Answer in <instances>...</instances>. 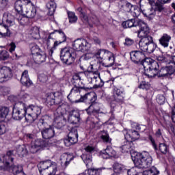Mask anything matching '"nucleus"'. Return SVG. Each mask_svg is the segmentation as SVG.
Wrapping results in <instances>:
<instances>
[{"mask_svg": "<svg viewBox=\"0 0 175 175\" xmlns=\"http://www.w3.org/2000/svg\"><path fill=\"white\" fill-rule=\"evenodd\" d=\"M133 43H135L133 40H132L131 38H126L125 39L124 44H126V46H132V44H133Z\"/></svg>", "mask_w": 175, "mask_h": 175, "instance_id": "obj_60", "label": "nucleus"}, {"mask_svg": "<svg viewBox=\"0 0 175 175\" xmlns=\"http://www.w3.org/2000/svg\"><path fill=\"white\" fill-rule=\"evenodd\" d=\"M113 100L111 103V107L114 109L116 105H122L124 103V94L121 89L114 87L113 88Z\"/></svg>", "mask_w": 175, "mask_h": 175, "instance_id": "obj_13", "label": "nucleus"}, {"mask_svg": "<svg viewBox=\"0 0 175 175\" xmlns=\"http://www.w3.org/2000/svg\"><path fill=\"white\" fill-rule=\"evenodd\" d=\"M122 152H131L133 150V142L132 141L126 140L124 144L121 147Z\"/></svg>", "mask_w": 175, "mask_h": 175, "instance_id": "obj_35", "label": "nucleus"}, {"mask_svg": "<svg viewBox=\"0 0 175 175\" xmlns=\"http://www.w3.org/2000/svg\"><path fill=\"white\" fill-rule=\"evenodd\" d=\"M72 48V50H76V51L85 53V51H88L91 49V44L84 38H78L73 42Z\"/></svg>", "mask_w": 175, "mask_h": 175, "instance_id": "obj_11", "label": "nucleus"}, {"mask_svg": "<svg viewBox=\"0 0 175 175\" xmlns=\"http://www.w3.org/2000/svg\"><path fill=\"white\" fill-rule=\"evenodd\" d=\"M150 87H151V85H150L149 83L146 81H142L139 85V88H141L142 90H146V91L150 90Z\"/></svg>", "mask_w": 175, "mask_h": 175, "instance_id": "obj_50", "label": "nucleus"}, {"mask_svg": "<svg viewBox=\"0 0 175 175\" xmlns=\"http://www.w3.org/2000/svg\"><path fill=\"white\" fill-rule=\"evenodd\" d=\"M20 110L17 109V108L14 107L12 111V118L16 120V121H20L21 120V117H20Z\"/></svg>", "mask_w": 175, "mask_h": 175, "instance_id": "obj_46", "label": "nucleus"}, {"mask_svg": "<svg viewBox=\"0 0 175 175\" xmlns=\"http://www.w3.org/2000/svg\"><path fill=\"white\" fill-rule=\"evenodd\" d=\"M9 58V53L7 51H0V61H6Z\"/></svg>", "mask_w": 175, "mask_h": 175, "instance_id": "obj_48", "label": "nucleus"}, {"mask_svg": "<svg viewBox=\"0 0 175 175\" xmlns=\"http://www.w3.org/2000/svg\"><path fill=\"white\" fill-rule=\"evenodd\" d=\"M77 57L75 50L69 48H63L60 51V59L66 65H72Z\"/></svg>", "mask_w": 175, "mask_h": 175, "instance_id": "obj_10", "label": "nucleus"}, {"mask_svg": "<svg viewBox=\"0 0 175 175\" xmlns=\"http://www.w3.org/2000/svg\"><path fill=\"white\" fill-rule=\"evenodd\" d=\"M23 86L27 87V88H29V87H32L33 85V83L29 79V75H28V70H25L23 72Z\"/></svg>", "mask_w": 175, "mask_h": 175, "instance_id": "obj_32", "label": "nucleus"}, {"mask_svg": "<svg viewBox=\"0 0 175 175\" xmlns=\"http://www.w3.org/2000/svg\"><path fill=\"white\" fill-rule=\"evenodd\" d=\"M38 167L40 175H55L58 166L57 163L46 160L40 162Z\"/></svg>", "mask_w": 175, "mask_h": 175, "instance_id": "obj_9", "label": "nucleus"}, {"mask_svg": "<svg viewBox=\"0 0 175 175\" xmlns=\"http://www.w3.org/2000/svg\"><path fill=\"white\" fill-rule=\"evenodd\" d=\"M81 20L83 21V23H90V21L88 20V16H86L85 14H81Z\"/></svg>", "mask_w": 175, "mask_h": 175, "instance_id": "obj_61", "label": "nucleus"}, {"mask_svg": "<svg viewBox=\"0 0 175 175\" xmlns=\"http://www.w3.org/2000/svg\"><path fill=\"white\" fill-rule=\"evenodd\" d=\"M10 92V90L9 89V88L0 86V95H8Z\"/></svg>", "mask_w": 175, "mask_h": 175, "instance_id": "obj_52", "label": "nucleus"}, {"mask_svg": "<svg viewBox=\"0 0 175 175\" xmlns=\"http://www.w3.org/2000/svg\"><path fill=\"white\" fill-rule=\"evenodd\" d=\"M9 0H0V5L2 8H5L8 5ZM15 10L17 12L16 16L18 22L23 25V1L17 0L15 2Z\"/></svg>", "mask_w": 175, "mask_h": 175, "instance_id": "obj_12", "label": "nucleus"}, {"mask_svg": "<svg viewBox=\"0 0 175 175\" xmlns=\"http://www.w3.org/2000/svg\"><path fill=\"white\" fill-rule=\"evenodd\" d=\"M54 124L57 129H61L66 124V119L64 117L62 113H59V116H56L54 119Z\"/></svg>", "mask_w": 175, "mask_h": 175, "instance_id": "obj_24", "label": "nucleus"}, {"mask_svg": "<svg viewBox=\"0 0 175 175\" xmlns=\"http://www.w3.org/2000/svg\"><path fill=\"white\" fill-rule=\"evenodd\" d=\"M6 132V126L0 124V135H3Z\"/></svg>", "mask_w": 175, "mask_h": 175, "instance_id": "obj_63", "label": "nucleus"}, {"mask_svg": "<svg viewBox=\"0 0 175 175\" xmlns=\"http://www.w3.org/2000/svg\"><path fill=\"white\" fill-rule=\"evenodd\" d=\"M123 28H132V27H138L139 31L137 33L138 38H144L148 36L150 33V28L144 21L137 19H129L122 23Z\"/></svg>", "mask_w": 175, "mask_h": 175, "instance_id": "obj_6", "label": "nucleus"}, {"mask_svg": "<svg viewBox=\"0 0 175 175\" xmlns=\"http://www.w3.org/2000/svg\"><path fill=\"white\" fill-rule=\"evenodd\" d=\"M172 40V36L166 33H163L161 37L159 38V42L164 48L169 47V43Z\"/></svg>", "mask_w": 175, "mask_h": 175, "instance_id": "obj_27", "label": "nucleus"}, {"mask_svg": "<svg viewBox=\"0 0 175 175\" xmlns=\"http://www.w3.org/2000/svg\"><path fill=\"white\" fill-rule=\"evenodd\" d=\"M83 81H81V78L79 79V80H78L76 83H74V85L76 86V87H79V88H80V87H84V86H83Z\"/></svg>", "mask_w": 175, "mask_h": 175, "instance_id": "obj_64", "label": "nucleus"}, {"mask_svg": "<svg viewBox=\"0 0 175 175\" xmlns=\"http://www.w3.org/2000/svg\"><path fill=\"white\" fill-rule=\"evenodd\" d=\"M23 106L24 117L25 119V124L26 125H31L42 114V107L33 105L25 106L24 104Z\"/></svg>", "mask_w": 175, "mask_h": 175, "instance_id": "obj_7", "label": "nucleus"}, {"mask_svg": "<svg viewBox=\"0 0 175 175\" xmlns=\"http://www.w3.org/2000/svg\"><path fill=\"white\" fill-rule=\"evenodd\" d=\"M96 99V96H93V98L90 99V105L85 109L89 116L86 119V124L90 129H94V128L99 129L103 124L99 118V111L96 109V106H98Z\"/></svg>", "mask_w": 175, "mask_h": 175, "instance_id": "obj_4", "label": "nucleus"}, {"mask_svg": "<svg viewBox=\"0 0 175 175\" xmlns=\"http://www.w3.org/2000/svg\"><path fill=\"white\" fill-rule=\"evenodd\" d=\"M3 21H5L7 25L4 23H1L0 25L5 28L6 33V36H10V31L9 30V27H12L14 24V16L12 14L5 12L3 16Z\"/></svg>", "mask_w": 175, "mask_h": 175, "instance_id": "obj_17", "label": "nucleus"}, {"mask_svg": "<svg viewBox=\"0 0 175 175\" xmlns=\"http://www.w3.org/2000/svg\"><path fill=\"white\" fill-rule=\"evenodd\" d=\"M13 150L7 152L6 156L0 158V170H8L10 167V163H13L14 158L13 157Z\"/></svg>", "mask_w": 175, "mask_h": 175, "instance_id": "obj_14", "label": "nucleus"}, {"mask_svg": "<svg viewBox=\"0 0 175 175\" xmlns=\"http://www.w3.org/2000/svg\"><path fill=\"white\" fill-rule=\"evenodd\" d=\"M23 3L25 5V10L23 16L27 18H33L36 16V7L31 2V0H23Z\"/></svg>", "mask_w": 175, "mask_h": 175, "instance_id": "obj_15", "label": "nucleus"}, {"mask_svg": "<svg viewBox=\"0 0 175 175\" xmlns=\"http://www.w3.org/2000/svg\"><path fill=\"white\" fill-rule=\"evenodd\" d=\"M73 159H75L73 154H68L66 161H65L64 165H63V167H66V166H68L70 163L71 161H73Z\"/></svg>", "mask_w": 175, "mask_h": 175, "instance_id": "obj_51", "label": "nucleus"}, {"mask_svg": "<svg viewBox=\"0 0 175 175\" xmlns=\"http://www.w3.org/2000/svg\"><path fill=\"white\" fill-rule=\"evenodd\" d=\"M8 169L12 170L14 175H18L20 173L23 172V165H10Z\"/></svg>", "mask_w": 175, "mask_h": 175, "instance_id": "obj_40", "label": "nucleus"}, {"mask_svg": "<svg viewBox=\"0 0 175 175\" xmlns=\"http://www.w3.org/2000/svg\"><path fill=\"white\" fill-rule=\"evenodd\" d=\"M13 77L12 68L8 66H3L0 68V83L7 81L9 79Z\"/></svg>", "mask_w": 175, "mask_h": 175, "instance_id": "obj_21", "label": "nucleus"}, {"mask_svg": "<svg viewBox=\"0 0 175 175\" xmlns=\"http://www.w3.org/2000/svg\"><path fill=\"white\" fill-rule=\"evenodd\" d=\"M144 70H149V73L147 76L150 77H170L172 75H174L175 69L173 66H163L161 67V63L152 59H147L144 63Z\"/></svg>", "mask_w": 175, "mask_h": 175, "instance_id": "obj_2", "label": "nucleus"}, {"mask_svg": "<svg viewBox=\"0 0 175 175\" xmlns=\"http://www.w3.org/2000/svg\"><path fill=\"white\" fill-rule=\"evenodd\" d=\"M50 121H51V117L44 115L37 122V126L41 131L43 139L46 140L55 136V130L54 126L50 125Z\"/></svg>", "mask_w": 175, "mask_h": 175, "instance_id": "obj_5", "label": "nucleus"}, {"mask_svg": "<svg viewBox=\"0 0 175 175\" xmlns=\"http://www.w3.org/2000/svg\"><path fill=\"white\" fill-rule=\"evenodd\" d=\"M151 175H159V170L153 166L149 169Z\"/></svg>", "mask_w": 175, "mask_h": 175, "instance_id": "obj_55", "label": "nucleus"}, {"mask_svg": "<svg viewBox=\"0 0 175 175\" xmlns=\"http://www.w3.org/2000/svg\"><path fill=\"white\" fill-rule=\"evenodd\" d=\"M30 50H31V55H33V57H35V55H38L42 51L39 46H38L36 44H30Z\"/></svg>", "mask_w": 175, "mask_h": 175, "instance_id": "obj_42", "label": "nucleus"}, {"mask_svg": "<svg viewBox=\"0 0 175 175\" xmlns=\"http://www.w3.org/2000/svg\"><path fill=\"white\" fill-rule=\"evenodd\" d=\"M59 33L63 36L62 40H59L58 41H54L53 40V46H52V49H54L56 50L57 47L59 46V44H62V43H65L66 42V35L64 32L59 31Z\"/></svg>", "mask_w": 175, "mask_h": 175, "instance_id": "obj_38", "label": "nucleus"}, {"mask_svg": "<svg viewBox=\"0 0 175 175\" xmlns=\"http://www.w3.org/2000/svg\"><path fill=\"white\" fill-rule=\"evenodd\" d=\"M46 96V103L47 106H53V105H55V93H48Z\"/></svg>", "mask_w": 175, "mask_h": 175, "instance_id": "obj_36", "label": "nucleus"}, {"mask_svg": "<svg viewBox=\"0 0 175 175\" xmlns=\"http://www.w3.org/2000/svg\"><path fill=\"white\" fill-rule=\"evenodd\" d=\"M113 169L114 173H122V172H125V167L118 163H115L113 165Z\"/></svg>", "mask_w": 175, "mask_h": 175, "instance_id": "obj_43", "label": "nucleus"}, {"mask_svg": "<svg viewBox=\"0 0 175 175\" xmlns=\"http://www.w3.org/2000/svg\"><path fill=\"white\" fill-rule=\"evenodd\" d=\"M9 100L11 102H16V103H20L21 105V100L23 99V94L21 93L16 96L12 95L8 97Z\"/></svg>", "mask_w": 175, "mask_h": 175, "instance_id": "obj_44", "label": "nucleus"}, {"mask_svg": "<svg viewBox=\"0 0 175 175\" xmlns=\"http://www.w3.org/2000/svg\"><path fill=\"white\" fill-rule=\"evenodd\" d=\"M144 1V0H141ZM150 5H155L159 10V12H162L163 10V5L165 3H169L172 0H157L159 3H156L154 0H147Z\"/></svg>", "mask_w": 175, "mask_h": 175, "instance_id": "obj_29", "label": "nucleus"}, {"mask_svg": "<svg viewBox=\"0 0 175 175\" xmlns=\"http://www.w3.org/2000/svg\"><path fill=\"white\" fill-rule=\"evenodd\" d=\"M68 16L69 18V23L70 24H75V23H77V17L75 12H68Z\"/></svg>", "mask_w": 175, "mask_h": 175, "instance_id": "obj_45", "label": "nucleus"}, {"mask_svg": "<svg viewBox=\"0 0 175 175\" xmlns=\"http://www.w3.org/2000/svg\"><path fill=\"white\" fill-rule=\"evenodd\" d=\"M33 58L36 64H43V62H46V53L41 51L38 55L33 56Z\"/></svg>", "mask_w": 175, "mask_h": 175, "instance_id": "obj_34", "label": "nucleus"}, {"mask_svg": "<svg viewBox=\"0 0 175 175\" xmlns=\"http://www.w3.org/2000/svg\"><path fill=\"white\" fill-rule=\"evenodd\" d=\"M47 80H49L47 75L44 74H40L38 75V81H40V83H46Z\"/></svg>", "mask_w": 175, "mask_h": 175, "instance_id": "obj_54", "label": "nucleus"}, {"mask_svg": "<svg viewBox=\"0 0 175 175\" xmlns=\"http://www.w3.org/2000/svg\"><path fill=\"white\" fill-rule=\"evenodd\" d=\"M54 35V33L52 31L51 33H49V36L46 40V44L48 47H50L51 46V41L52 43L54 42V39L53 38V36Z\"/></svg>", "mask_w": 175, "mask_h": 175, "instance_id": "obj_53", "label": "nucleus"}, {"mask_svg": "<svg viewBox=\"0 0 175 175\" xmlns=\"http://www.w3.org/2000/svg\"><path fill=\"white\" fill-rule=\"evenodd\" d=\"M149 140H150L151 145L152 146L154 151H160L161 154L163 155H166L169 152V146L165 143H160L158 147L155 139L152 138V136L149 137Z\"/></svg>", "mask_w": 175, "mask_h": 175, "instance_id": "obj_19", "label": "nucleus"}, {"mask_svg": "<svg viewBox=\"0 0 175 175\" xmlns=\"http://www.w3.org/2000/svg\"><path fill=\"white\" fill-rule=\"evenodd\" d=\"M83 75L87 77L88 81L90 84H94L96 87H103L104 83L100 79V73L98 70L94 69L93 65H90L88 70L83 72Z\"/></svg>", "mask_w": 175, "mask_h": 175, "instance_id": "obj_8", "label": "nucleus"}, {"mask_svg": "<svg viewBox=\"0 0 175 175\" xmlns=\"http://www.w3.org/2000/svg\"><path fill=\"white\" fill-rule=\"evenodd\" d=\"M88 174L89 175H100V173H102L101 169H89L86 170Z\"/></svg>", "mask_w": 175, "mask_h": 175, "instance_id": "obj_47", "label": "nucleus"}, {"mask_svg": "<svg viewBox=\"0 0 175 175\" xmlns=\"http://www.w3.org/2000/svg\"><path fill=\"white\" fill-rule=\"evenodd\" d=\"M46 8L49 10V16H53L57 8V4H55V2L51 1L46 3Z\"/></svg>", "mask_w": 175, "mask_h": 175, "instance_id": "obj_37", "label": "nucleus"}, {"mask_svg": "<svg viewBox=\"0 0 175 175\" xmlns=\"http://www.w3.org/2000/svg\"><path fill=\"white\" fill-rule=\"evenodd\" d=\"M165 100V96L162 94H158L156 97V101L159 105H163Z\"/></svg>", "mask_w": 175, "mask_h": 175, "instance_id": "obj_49", "label": "nucleus"}, {"mask_svg": "<svg viewBox=\"0 0 175 175\" xmlns=\"http://www.w3.org/2000/svg\"><path fill=\"white\" fill-rule=\"evenodd\" d=\"M98 137H99V139H101L103 143H106L107 144H110L111 143L112 139L110 137L109 133H107V131L103 130L98 132Z\"/></svg>", "mask_w": 175, "mask_h": 175, "instance_id": "obj_28", "label": "nucleus"}, {"mask_svg": "<svg viewBox=\"0 0 175 175\" xmlns=\"http://www.w3.org/2000/svg\"><path fill=\"white\" fill-rule=\"evenodd\" d=\"M16 50V43L11 42L10 44H8V51H10L11 53H14Z\"/></svg>", "mask_w": 175, "mask_h": 175, "instance_id": "obj_57", "label": "nucleus"}, {"mask_svg": "<svg viewBox=\"0 0 175 175\" xmlns=\"http://www.w3.org/2000/svg\"><path fill=\"white\" fill-rule=\"evenodd\" d=\"M106 59V65L105 64H103V66H105V68H111V66H113L114 65L115 59L114 55L111 53V55H108V57L105 59Z\"/></svg>", "mask_w": 175, "mask_h": 175, "instance_id": "obj_39", "label": "nucleus"}, {"mask_svg": "<svg viewBox=\"0 0 175 175\" xmlns=\"http://www.w3.org/2000/svg\"><path fill=\"white\" fill-rule=\"evenodd\" d=\"M8 114H9V108L6 107L0 108V122L5 121V119L8 117Z\"/></svg>", "mask_w": 175, "mask_h": 175, "instance_id": "obj_41", "label": "nucleus"}, {"mask_svg": "<svg viewBox=\"0 0 175 175\" xmlns=\"http://www.w3.org/2000/svg\"><path fill=\"white\" fill-rule=\"evenodd\" d=\"M49 143L46 142L44 139H37L34 142H31V145L30 147V152L32 154H36L37 151H39L40 148H43L44 147H48Z\"/></svg>", "mask_w": 175, "mask_h": 175, "instance_id": "obj_18", "label": "nucleus"}, {"mask_svg": "<svg viewBox=\"0 0 175 175\" xmlns=\"http://www.w3.org/2000/svg\"><path fill=\"white\" fill-rule=\"evenodd\" d=\"M77 142H79L77 129L72 128L68 135V139H64V144L66 147H70L72 144H76Z\"/></svg>", "mask_w": 175, "mask_h": 175, "instance_id": "obj_16", "label": "nucleus"}, {"mask_svg": "<svg viewBox=\"0 0 175 175\" xmlns=\"http://www.w3.org/2000/svg\"><path fill=\"white\" fill-rule=\"evenodd\" d=\"M119 8L122 12L130 13L132 10V8H133V5L126 0H120L119 3Z\"/></svg>", "mask_w": 175, "mask_h": 175, "instance_id": "obj_26", "label": "nucleus"}, {"mask_svg": "<svg viewBox=\"0 0 175 175\" xmlns=\"http://www.w3.org/2000/svg\"><path fill=\"white\" fill-rule=\"evenodd\" d=\"M109 55H111V52L109 51H106L105 49H100L95 54V57L98 59H100V60L106 59V58H107Z\"/></svg>", "mask_w": 175, "mask_h": 175, "instance_id": "obj_31", "label": "nucleus"}, {"mask_svg": "<svg viewBox=\"0 0 175 175\" xmlns=\"http://www.w3.org/2000/svg\"><path fill=\"white\" fill-rule=\"evenodd\" d=\"M81 91H85V92H87V91H90V88H85V87H79V86H75L73 87L71 90L70 94L68 95L67 98L69 100H70V95H72V94H78V92L80 94L81 92Z\"/></svg>", "mask_w": 175, "mask_h": 175, "instance_id": "obj_33", "label": "nucleus"}, {"mask_svg": "<svg viewBox=\"0 0 175 175\" xmlns=\"http://www.w3.org/2000/svg\"><path fill=\"white\" fill-rule=\"evenodd\" d=\"M85 152L81 156V158L83 161L86 166H89L92 163V152H94L95 148L94 147L88 146L85 148Z\"/></svg>", "mask_w": 175, "mask_h": 175, "instance_id": "obj_20", "label": "nucleus"}, {"mask_svg": "<svg viewBox=\"0 0 175 175\" xmlns=\"http://www.w3.org/2000/svg\"><path fill=\"white\" fill-rule=\"evenodd\" d=\"M88 95V94L85 93V95L81 96L80 99L76 100L75 103H80V102H84V100H86Z\"/></svg>", "mask_w": 175, "mask_h": 175, "instance_id": "obj_58", "label": "nucleus"}, {"mask_svg": "<svg viewBox=\"0 0 175 175\" xmlns=\"http://www.w3.org/2000/svg\"><path fill=\"white\" fill-rule=\"evenodd\" d=\"M53 35H57V36H59V40H62V34H61V33L59 32H64V31H62V29H55L53 31Z\"/></svg>", "mask_w": 175, "mask_h": 175, "instance_id": "obj_56", "label": "nucleus"}, {"mask_svg": "<svg viewBox=\"0 0 175 175\" xmlns=\"http://www.w3.org/2000/svg\"><path fill=\"white\" fill-rule=\"evenodd\" d=\"M151 12V10H144L142 12L144 16H145L146 17H150V16H152V12Z\"/></svg>", "mask_w": 175, "mask_h": 175, "instance_id": "obj_62", "label": "nucleus"}, {"mask_svg": "<svg viewBox=\"0 0 175 175\" xmlns=\"http://www.w3.org/2000/svg\"><path fill=\"white\" fill-rule=\"evenodd\" d=\"M139 46L141 51L136 50L130 53L131 59L134 64H142L144 66L146 59H152L151 57H146V52L152 54L158 46L154 42L151 36H146L141 38Z\"/></svg>", "mask_w": 175, "mask_h": 175, "instance_id": "obj_1", "label": "nucleus"}, {"mask_svg": "<svg viewBox=\"0 0 175 175\" xmlns=\"http://www.w3.org/2000/svg\"><path fill=\"white\" fill-rule=\"evenodd\" d=\"M81 79V77H80V75H79V74H76V75H73L72 79L71 81H72V84H75L76 82L79 81V80Z\"/></svg>", "mask_w": 175, "mask_h": 175, "instance_id": "obj_59", "label": "nucleus"}, {"mask_svg": "<svg viewBox=\"0 0 175 175\" xmlns=\"http://www.w3.org/2000/svg\"><path fill=\"white\" fill-rule=\"evenodd\" d=\"M80 112L77 109L72 110L69 112L68 121L70 124H77L80 122Z\"/></svg>", "mask_w": 175, "mask_h": 175, "instance_id": "obj_22", "label": "nucleus"}, {"mask_svg": "<svg viewBox=\"0 0 175 175\" xmlns=\"http://www.w3.org/2000/svg\"><path fill=\"white\" fill-rule=\"evenodd\" d=\"M126 140H129L130 142H135V140L139 139L140 137V134L139 132L136 131L134 129H131L127 131L124 135Z\"/></svg>", "mask_w": 175, "mask_h": 175, "instance_id": "obj_25", "label": "nucleus"}, {"mask_svg": "<svg viewBox=\"0 0 175 175\" xmlns=\"http://www.w3.org/2000/svg\"><path fill=\"white\" fill-rule=\"evenodd\" d=\"M116 155V150L111 148V146H107L106 149L100 151V157L103 159H109Z\"/></svg>", "mask_w": 175, "mask_h": 175, "instance_id": "obj_23", "label": "nucleus"}, {"mask_svg": "<svg viewBox=\"0 0 175 175\" xmlns=\"http://www.w3.org/2000/svg\"><path fill=\"white\" fill-rule=\"evenodd\" d=\"M131 159L134 162L135 167L127 170L128 175H139L143 169L150 167L152 163V157L148 152L131 154Z\"/></svg>", "mask_w": 175, "mask_h": 175, "instance_id": "obj_3", "label": "nucleus"}, {"mask_svg": "<svg viewBox=\"0 0 175 175\" xmlns=\"http://www.w3.org/2000/svg\"><path fill=\"white\" fill-rule=\"evenodd\" d=\"M29 34L30 35L31 38L36 40L40 39V38H42V39H46V36H40V31L39 30V27H31L29 31Z\"/></svg>", "mask_w": 175, "mask_h": 175, "instance_id": "obj_30", "label": "nucleus"}]
</instances>
